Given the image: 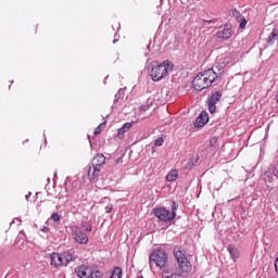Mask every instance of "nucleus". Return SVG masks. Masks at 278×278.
<instances>
[{
  "instance_id": "nucleus-1",
  "label": "nucleus",
  "mask_w": 278,
  "mask_h": 278,
  "mask_svg": "<svg viewBox=\"0 0 278 278\" xmlns=\"http://www.w3.org/2000/svg\"><path fill=\"white\" fill-rule=\"evenodd\" d=\"M218 79V74L214 68H210L199 73L192 81V86L194 90L201 92V90H205V88H210L214 86V83Z\"/></svg>"
},
{
  "instance_id": "nucleus-2",
  "label": "nucleus",
  "mask_w": 278,
  "mask_h": 278,
  "mask_svg": "<svg viewBox=\"0 0 278 278\" xmlns=\"http://www.w3.org/2000/svg\"><path fill=\"white\" fill-rule=\"evenodd\" d=\"M168 73H173V63L164 61L159 65H152L149 75L152 81H162V79L168 77Z\"/></svg>"
},
{
  "instance_id": "nucleus-3",
  "label": "nucleus",
  "mask_w": 278,
  "mask_h": 278,
  "mask_svg": "<svg viewBox=\"0 0 278 278\" xmlns=\"http://www.w3.org/2000/svg\"><path fill=\"white\" fill-rule=\"evenodd\" d=\"M161 270H163L162 278H184L190 273V266L165 265Z\"/></svg>"
},
{
  "instance_id": "nucleus-4",
  "label": "nucleus",
  "mask_w": 278,
  "mask_h": 278,
  "mask_svg": "<svg viewBox=\"0 0 278 278\" xmlns=\"http://www.w3.org/2000/svg\"><path fill=\"white\" fill-rule=\"evenodd\" d=\"M91 166L88 169V178L90 181L97 179L103 166H105V156L103 154H96L93 160L91 161Z\"/></svg>"
},
{
  "instance_id": "nucleus-5",
  "label": "nucleus",
  "mask_w": 278,
  "mask_h": 278,
  "mask_svg": "<svg viewBox=\"0 0 278 278\" xmlns=\"http://www.w3.org/2000/svg\"><path fill=\"white\" fill-rule=\"evenodd\" d=\"M155 264L157 268H166V265H168V254H166V251L159 249L155 250L150 255V265Z\"/></svg>"
},
{
  "instance_id": "nucleus-6",
  "label": "nucleus",
  "mask_w": 278,
  "mask_h": 278,
  "mask_svg": "<svg viewBox=\"0 0 278 278\" xmlns=\"http://www.w3.org/2000/svg\"><path fill=\"white\" fill-rule=\"evenodd\" d=\"M154 216L162 220L163 223H170L177 216V213H170V211L165 207L154 208Z\"/></svg>"
},
{
  "instance_id": "nucleus-7",
  "label": "nucleus",
  "mask_w": 278,
  "mask_h": 278,
  "mask_svg": "<svg viewBox=\"0 0 278 278\" xmlns=\"http://www.w3.org/2000/svg\"><path fill=\"white\" fill-rule=\"evenodd\" d=\"M174 256L176 257V261L180 268L181 266H189V273L190 270H192V264L188 262V258H186V252H184L180 247L174 248Z\"/></svg>"
},
{
  "instance_id": "nucleus-8",
  "label": "nucleus",
  "mask_w": 278,
  "mask_h": 278,
  "mask_svg": "<svg viewBox=\"0 0 278 278\" xmlns=\"http://www.w3.org/2000/svg\"><path fill=\"white\" fill-rule=\"evenodd\" d=\"M72 235L78 244H88V235L78 226H72Z\"/></svg>"
},
{
  "instance_id": "nucleus-9",
  "label": "nucleus",
  "mask_w": 278,
  "mask_h": 278,
  "mask_svg": "<svg viewBox=\"0 0 278 278\" xmlns=\"http://www.w3.org/2000/svg\"><path fill=\"white\" fill-rule=\"evenodd\" d=\"M231 35L232 30L230 25H225L224 27H220L216 33V37L220 40H229V38H231Z\"/></svg>"
},
{
  "instance_id": "nucleus-10",
  "label": "nucleus",
  "mask_w": 278,
  "mask_h": 278,
  "mask_svg": "<svg viewBox=\"0 0 278 278\" xmlns=\"http://www.w3.org/2000/svg\"><path fill=\"white\" fill-rule=\"evenodd\" d=\"M75 273L79 278H90L92 275V269L86 265H80L75 269Z\"/></svg>"
},
{
  "instance_id": "nucleus-11",
  "label": "nucleus",
  "mask_w": 278,
  "mask_h": 278,
  "mask_svg": "<svg viewBox=\"0 0 278 278\" xmlns=\"http://www.w3.org/2000/svg\"><path fill=\"white\" fill-rule=\"evenodd\" d=\"M210 122V115L207 114V112L202 111L199 116L195 119V127H205V125H207V123Z\"/></svg>"
},
{
  "instance_id": "nucleus-12",
  "label": "nucleus",
  "mask_w": 278,
  "mask_h": 278,
  "mask_svg": "<svg viewBox=\"0 0 278 278\" xmlns=\"http://www.w3.org/2000/svg\"><path fill=\"white\" fill-rule=\"evenodd\" d=\"M61 257L62 266H68L73 262V254L71 252H63L59 254Z\"/></svg>"
},
{
  "instance_id": "nucleus-13",
  "label": "nucleus",
  "mask_w": 278,
  "mask_h": 278,
  "mask_svg": "<svg viewBox=\"0 0 278 278\" xmlns=\"http://www.w3.org/2000/svg\"><path fill=\"white\" fill-rule=\"evenodd\" d=\"M132 126H134L132 123H126L123 125V127L118 128V130H117L118 138H123V136H125L126 131H129V129H131Z\"/></svg>"
},
{
  "instance_id": "nucleus-14",
  "label": "nucleus",
  "mask_w": 278,
  "mask_h": 278,
  "mask_svg": "<svg viewBox=\"0 0 278 278\" xmlns=\"http://www.w3.org/2000/svg\"><path fill=\"white\" fill-rule=\"evenodd\" d=\"M51 266H62V257L60 256V253L51 254Z\"/></svg>"
},
{
  "instance_id": "nucleus-15",
  "label": "nucleus",
  "mask_w": 278,
  "mask_h": 278,
  "mask_svg": "<svg viewBox=\"0 0 278 278\" xmlns=\"http://www.w3.org/2000/svg\"><path fill=\"white\" fill-rule=\"evenodd\" d=\"M228 252H229L231 260H233V262H236V260H238V257H240V253L238 252V249H236L235 247L229 245Z\"/></svg>"
},
{
  "instance_id": "nucleus-16",
  "label": "nucleus",
  "mask_w": 278,
  "mask_h": 278,
  "mask_svg": "<svg viewBox=\"0 0 278 278\" xmlns=\"http://www.w3.org/2000/svg\"><path fill=\"white\" fill-rule=\"evenodd\" d=\"M278 39V28H274L268 37V43L275 45V40Z\"/></svg>"
},
{
  "instance_id": "nucleus-17",
  "label": "nucleus",
  "mask_w": 278,
  "mask_h": 278,
  "mask_svg": "<svg viewBox=\"0 0 278 278\" xmlns=\"http://www.w3.org/2000/svg\"><path fill=\"white\" fill-rule=\"evenodd\" d=\"M223 97L222 92L216 91L215 93H213L208 100V103H218V101H220V98Z\"/></svg>"
},
{
  "instance_id": "nucleus-18",
  "label": "nucleus",
  "mask_w": 278,
  "mask_h": 278,
  "mask_svg": "<svg viewBox=\"0 0 278 278\" xmlns=\"http://www.w3.org/2000/svg\"><path fill=\"white\" fill-rule=\"evenodd\" d=\"M122 277H123V269L121 267H115L110 278H122Z\"/></svg>"
},
{
  "instance_id": "nucleus-19",
  "label": "nucleus",
  "mask_w": 278,
  "mask_h": 278,
  "mask_svg": "<svg viewBox=\"0 0 278 278\" xmlns=\"http://www.w3.org/2000/svg\"><path fill=\"white\" fill-rule=\"evenodd\" d=\"M167 181H175L177 179V170H170L166 176Z\"/></svg>"
},
{
  "instance_id": "nucleus-20",
  "label": "nucleus",
  "mask_w": 278,
  "mask_h": 278,
  "mask_svg": "<svg viewBox=\"0 0 278 278\" xmlns=\"http://www.w3.org/2000/svg\"><path fill=\"white\" fill-rule=\"evenodd\" d=\"M263 179L267 184H273V174L270 172H265Z\"/></svg>"
},
{
  "instance_id": "nucleus-21",
  "label": "nucleus",
  "mask_w": 278,
  "mask_h": 278,
  "mask_svg": "<svg viewBox=\"0 0 278 278\" xmlns=\"http://www.w3.org/2000/svg\"><path fill=\"white\" fill-rule=\"evenodd\" d=\"M199 162V157H193L187 163V168H192L193 166H197V163Z\"/></svg>"
},
{
  "instance_id": "nucleus-22",
  "label": "nucleus",
  "mask_w": 278,
  "mask_h": 278,
  "mask_svg": "<svg viewBox=\"0 0 278 278\" xmlns=\"http://www.w3.org/2000/svg\"><path fill=\"white\" fill-rule=\"evenodd\" d=\"M90 278H103V274L99 270L91 271Z\"/></svg>"
},
{
  "instance_id": "nucleus-23",
  "label": "nucleus",
  "mask_w": 278,
  "mask_h": 278,
  "mask_svg": "<svg viewBox=\"0 0 278 278\" xmlns=\"http://www.w3.org/2000/svg\"><path fill=\"white\" fill-rule=\"evenodd\" d=\"M62 217L60 216V214H58V213H53L52 215H51V219L54 222V223H60V219H61Z\"/></svg>"
},
{
  "instance_id": "nucleus-24",
  "label": "nucleus",
  "mask_w": 278,
  "mask_h": 278,
  "mask_svg": "<svg viewBox=\"0 0 278 278\" xmlns=\"http://www.w3.org/2000/svg\"><path fill=\"white\" fill-rule=\"evenodd\" d=\"M208 111L211 112V114H214V112H216V104L213 102H208Z\"/></svg>"
},
{
  "instance_id": "nucleus-25",
  "label": "nucleus",
  "mask_w": 278,
  "mask_h": 278,
  "mask_svg": "<svg viewBox=\"0 0 278 278\" xmlns=\"http://www.w3.org/2000/svg\"><path fill=\"white\" fill-rule=\"evenodd\" d=\"M178 207H179V204L177 202H173L170 214H177Z\"/></svg>"
},
{
  "instance_id": "nucleus-26",
  "label": "nucleus",
  "mask_w": 278,
  "mask_h": 278,
  "mask_svg": "<svg viewBox=\"0 0 278 278\" xmlns=\"http://www.w3.org/2000/svg\"><path fill=\"white\" fill-rule=\"evenodd\" d=\"M155 147H162L164 144V138H157L154 142Z\"/></svg>"
},
{
  "instance_id": "nucleus-27",
  "label": "nucleus",
  "mask_w": 278,
  "mask_h": 278,
  "mask_svg": "<svg viewBox=\"0 0 278 278\" xmlns=\"http://www.w3.org/2000/svg\"><path fill=\"white\" fill-rule=\"evenodd\" d=\"M211 147H218V139L213 137L210 141Z\"/></svg>"
},
{
  "instance_id": "nucleus-28",
  "label": "nucleus",
  "mask_w": 278,
  "mask_h": 278,
  "mask_svg": "<svg viewBox=\"0 0 278 278\" xmlns=\"http://www.w3.org/2000/svg\"><path fill=\"white\" fill-rule=\"evenodd\" d=\"M240 29H244L247 27V20L242 17L241 23L239 24Z\"/></svg>"
},
{
  "instance_id": "nucleus-29",
  "label": "nucleus",
  "mask_w": 278,
  "mask_h": 278,
  "mask_svg": "<svg viewBox=\"0 0 278 278\" xmlns=\"http://www.w3.org/2000/svg\"><path fill=\"white\" fill-rule=\"evenodd\" d=\"M101 127H103V124H100V125L94 129V136H99V134H101Z\"/></svg>"
},
{
  "instance_id": "nucleus-30",
  "label": "nucleus",
  "mask_w": 278,
  "mask_h": 278,
  "mask_svg": "<svg viewBox=\"0 0 278 278\" xmlns=\"http://www.w3.org/2000/svg\"><path fill=\"white\" fill-rule=\"evenodd\" d=\"M85 231H92V226L90 224H83Z\"/></svg>"
},
{
  "instance_id": "nucleus-31",
  "label": "nucleus",
  "mask_w": 278,
  "mask_h": 278,
  "mask_svg": "<svg viewBox=\"0 0 278 278\" xmlns=\"http://www.w3.org/2000/svg\"><path fill=\"white\" fill-rule=\"evenodd\" d=\"M273 176L278 177V165L273 167Z\"/></svg>"
},
{
  "instance_id": "nucleus-32",
  "label": "nucleus",
  "mask_w": 278,
  "mask_h": 278,
  "mask_svg": "<svg viewBox=\"0 0 278 278\" xmlns=\"http://www.w3.org/2000/svg\"><path fill=\"white\" fill-rule=\"evenodd\" d=\"M112 210H114V207H113L112 205H108V206L105 207V213H106V214H111V213H112Z\"/></svg>"
},
{
  "instance_id": "nucleus-33",
  "label": "nucleus",
  "mask_w": 278,
  "mask_h": 278,
  "mask_svg": "<svg viewBox=\"0 0 278 278\" xmlns=\"http://www.w3.org/2000/svg\"><path fill=\"white\" fill-rule=\"evenodd\" d=\"M139 110L141 112H147V110H149V105H141V106H139Z\"/></svg>"
},
{
  "instance_id": "nucleus-34",
  "label": "nucleus",
  "mask_w": 278,
  "mask_h": 278,
  "mask_svg": "<svg viewBox=\"0 0 278 278\" xmlns=\"http://www.w3.org/2000/svg\"><path fill=\"white\" fill-rule=\"evenodd\" d=\"M233 16H240V12L238 10L232 11Z\"/></svg>"
},
{
  "instance_id": "nucleus-35",
  "label": "nucleus",
  "mask_w": 278,
  "mask_h": 278,
  "mask_svg": "<svg viewBox=\"0 0 278 278\" xmlns=\"http://www.w3.org/2000/svg\"><path fill=\"white\" fill-rule=\"evenodd\" d=\"M41 231H43L45 233H47V231H49V228L43 227V228L41 229Z\"/></svg>"
},
{
  "instance_id": "nucleus-36",
  "label": "nucleus",
  "mask_w": 278,
  "mask_h": 278,
  "mask_svg": "<svg viewBox=\"0 0 278 278\" xmlns=\"http://www.w3.org/2000/svg\"><path fill=\"white\" fill-rule=\"evenodd\" d=\"M205 23H214V21L211 20V21H206Z\"/></svg>"
},
{
  "instance_id": "nucleus-37",
  "label": "nucleus",
  "mask_w": 278,
  "mask_h": 278,
  "mask_svg": "<svg viewBox=\"0 0 278 278\" xmlns=\"http://www.w3.org/2000/svg\"><path fill=\"white\" fill-rule=\"evenodd\" d=\"M29 198V194L28 195H26V199H28Z\"/></svg>"
},
{
  "instance_id": "nucleus-38",
  "label": "nucleus",
  "mask_w": 278,
  "mask_h": 278,
  "mask_svg": "<svg viewBox=\"0 0 278 278\" xmlns=\"http://www.w3.org/2000/svg\"><path fill=\"white\" fill-rule=\"evenodd\" d=\"M102 125H105V122H104V123H102Z\"/></svg>"
}]
</instances>
